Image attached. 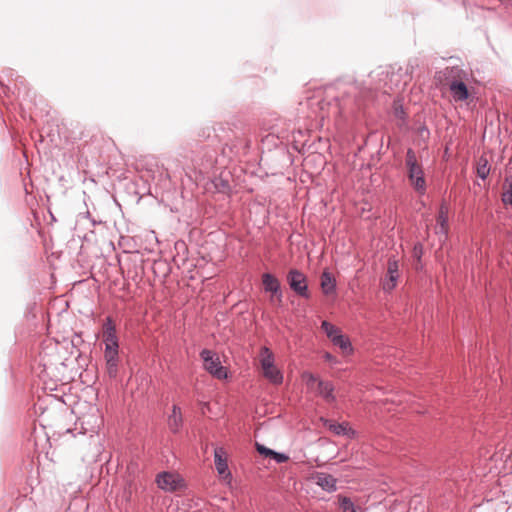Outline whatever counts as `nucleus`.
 I'll list each match as a JSON object with an SVG mask.
<instances>
[{
	"label": "nucleus",
	"instance_id": "1",
	"mask_svg": "<svg viewBox=\"0 0 512 512\" xmlns=\"http://www.w3.org/2000/svg\"><path fill=\"white\" fill-rule=\"evenodd\" d=\"M308 107L315 119L319 121H324L330 116L341 115L343 106L338 97V88L331 85L316 90L308 100Z\"/></svg>",
	"mask_w": 512,
	"mask_h": 512
},
{
	"label": "nucleus",
	"instance_id": "2",
	"mask_svg": "<svg viewBox=\"0 0 512 512\" xmlns=\"http://www.w3.org/2000/svg\"><path fill=\"white\" fill-rule=\"evenodd\" d=\"M260 365L263 376L272 384L280 385L283 382L282 372L275 366L274 355L271 350L263 346L260 349Z\"/></svg>",
	"mask_w": 512,
	"mask_h": 512
},
{
	"label": "nucleus",
	"instance_id": "3",
	"mask_svg": "<svg viewBox=\"0 0 512 512\" xmlns=\"http://www.w3.org/2000/svg\"><path fill=\"white\" fill-rule=\"evenodd\" d=\"M406 166L408 168V178L416 191L423 194L426 190V182L423 169L418 164L416 155L412 149H408L406 153Z\"/></svg>",
	"mask_w": 512,
	"mask_h": 512
},
{
	"label": "nucleus",
	"instance_id": "4",
	"mask_svg": "<svg viewBox=\"0 0 512 512\" xmlns=\"http://www.w3.org/2000/svg\"><path fill=\"white\" fill-rule=\"evenodd\" d=\"M155 482L165 492H175L185 487V480L176 472L163 471L157 474Z\"/></svg>",
	"mask_w": 512,
	"mask_h": 512
},
{
	"label": "nucleus",
	"instance_id": "5",
	"mask_svg": "<svg viewBox=\"0 0 512 512\" xmlns=\"http://www.w3.org/2000/svg\"><path fill=\"white\" fill-rule=\"evenodd\" d=\"M200 357L204 362V368L211 375L218 379H223L227 377V373L225 368L221 365L219 357L208 349H203L200 352Z\"/></svg>",
	"mask_w": 512,
	"mask_h": 512
},
{
	"label": "nucleus",
	"instance_id": "6",
	"mask_svg": "<svg viewBox=\"0 0 512 512\" xmlns=\"http://www.w3.org/2000/svg\"><path fill=\"white\" fill-rule=\"evenodd\" d=\"M290 288L299 296L309 298L306 276L297 269H291L287 275Z\"/></svg>",
	"mask_w": 512,
	"mask_h": 512
},
{
	"label": "nucleus",
	"instance_id": "7",
	"mask_svg": "<svg viewBox=\"0 0 512 512\" xmlns=\"http://www.w3.org/2000/svg\"><path fill=\"white\" fill-rule=\"evenodd\" d=\"M399 263L396 259L390 258L387 263V272L382 280V288L384 291H392L399 279Z\"/></svg>",
	"mask_w": 512,
	"mask_h": 512
},
{
	"label": "nucleus",
	"instance_id": "8",
	"mask_svg": "<svg viewBox=\"0 0 512 512\" xmlns=\"http://www.w3.org/2000/svg\"><path fill=\"white\" fill-rule=\"evenodd\" d=\"M321 328L334 345L339 346L343 350L350 346V340L344 337L340 329L333 324L329 323L328 321H323L321 323Z\"/></svg>",
	"mask_w": 512,
	"mask_h": 512
},
{
	"label": "nucleus",
	"instance_id": "9",
	"mask_svg": "<svg viewBox=\"0 0 512 512\" xmlns=\"http://www.w3.org/2000/svg\"><path fill=\"white\" fill-rule=\"evenodd\" d=\"M467 77V72L461 69L459 66H448L439 72L440 81H442L447 86H450V83L452 82L466 80Z\"/></svg>",
	"mask_w": 512,
	"mask_h": 512
},
{
	"label": "nucleus",
	"instance_id": "10",
	"mask_svg": "<svg viewBox=\"0 0 512 512\" xmlns=\"http://www.w3.org/2000/svg\"><path fill=\"white\" fill-rule=\"evenodd\" d=\"M262 284L264 290L272 294L271 300L274 299L280 304L282 302V291L279 280L270 273H264L262 275Z\"/></svg>",
	"mask_w": 512,
	"mask_h": 512
},
{
	"label": "nucleus",
	"instance_id": "11",
	"mask_svg": "<svg viewBox=\"0 0 512 512\" xmlns=\"http://www.w3.org/2000/svg\"><path fill=\"white\" fill-rule=\"evenodd\" d=\"M214 462L216 470L220 476H222L224 479L231 477L227 463L226 451L223 447H217L214 450Z\"/></svg>",
	"mask_w": 512,
	"mask_h": 512
},
{
	"label": "nucleus",
	"instance_id": "12",
	"mask_svg": "<svg viewBox=\"0 0 512 512\" xmlns=\"http://www.w3.org/2000/svg\"><path fill=\"white\" fill-rule=\"evenodd\" d=\"M104 327V343L105 347H119L116 335V327L111 317L105 319Z\"/></svg>",
	"mask_w": 512,
	"mask_h": 512
},
{
	"label": "nucleus",
	"instance_id": "13",
	"mask_svg": "<svg viewBox=\"0 0 512 512\" xmlns=\"http://www.w3.org/2000/svg\"><path fill=\"white\" fill-rule=\"evenodd\" d=\"M435 233L447 237L448 233V207L442 204L439 208L437 223L435 226Z\"/></svg>",
	"mask_w": 512,
	"mask_h": 512
},
{
	"label": "nucleus",
	"instance_id": "14",
	"mask_svg": "<svg viewBox=\"0 0 512 512\" xmlns=\"http://www.w3.org/2000/svg\"><path fill=\"white\" fill-rule=\"evenodd\" d=\"M449 90L455 101H466L469 98V90L465 80L450 83Z\"/></svg>",
	"mask_w": 512,
	"mask_h": 512
},
{
	"label": "nucleus",
	"instance_id": "15",
	"mask_svg": "<svg viewBox=\"0 0 512 512\" xmlns=\"http://www.w3.org/2000/svg\"><path fill=\"white\" fill-rule=\"evenodd\" d=\"M316 484L324 490L331 492L336 490V480L333 476L327 473H317L314 477Z\"/></svg>",
	"mask_w": 512,
	"mask_h": 512
},
{
	"label": "nucleus",
	"instance_id": "16",
	"mask_svg": "<svg viewBox=\"0 0 512 512\" xmlns=\"http://www.w3.org/2000/svg\"><path fill=\"white\" fill-rule=\"evenodd\" d=\"M183 423V418L181 414V409L179 406L174 405L172 408V413L168 418V426L172 432H178Z\"/></svg>",
	"mask_w": 512,
	"mask_h": 512
},
{
	"label": "nucleus",
	"instance_id": "17",
	"mask_svg": "<svg viewBox=\"0 0 512 512\" xmlns=\"http://www.w3.org/2000/svg\"><path fill=\"white\" fill-rule=\"evenodd\" d=\"M335 280L328 272H323L321 276V289L325 295H330L335 291Z\"/></svg>",
	"mask_w": 512,
	"mask_h": 512
},
{
	"label": "nucleus",
	"instance_id": "18",
	"mask_svg": "<svg viewBox=\"0 0 512 512\" xmlns=\"http://www.w3.org/2000/svg\"><path fill=\"white\" fill-rule=\"evenodd\" d=\"M476 173L479 178L485 180L490 173V166L485 156H480L477 161Z\"/></svg>",
	"mask_w": 512,
	"mask_h": 512
},
{
	"label": "nucleus",
	"instance_id": "19",
	"mask_svg": "<svg viewBox=\"0 0 512 512\" xmlns=\"http://www.w3.org/2000/svg\"><path fill=\"white\" fill-rule=\"evenodd\" d=\"M83 423L89 425V428H87V430L95 432L101 426L102 419L97 414L88 415L83 417Z\"/></svg>",
	"mask_w": 512,
	"mask_h": 512
},
{
	"label": "nucleus",
	"instance_id": "20",
	"mask_svg": "<svg viewBox=\"0 0 512 512\" xmlns=\"http://www.w3.org/2000/svg\"><path fill=\"white\" fill-rule=\"evenodd\" d=\"M318 390L320 395L323 396L325 399H329L330 397H332L333 387L330 382L319 381Z\"/></svg>",
	"mask_w": 512,
	"mask_h": 512
},
{
	"label": "nucleus",
	"instance_id": "21",
	"mask_svg": "<svg viewBox=\"0 0 512 512\" xmlns=\"http://www.w3.org/2000/svg\"><path fill=\"white\" fill-rule=\"evenodd\" d=\"M508 186L502 194V201L505 205L512 206V177L507 178Z\"/></svg>",
	"mask_w": 512,
	"mask_h": 512
},
{
	"label": "nucleus",
	"instance_id": "22",
	"mask_svg": "<svg viewBox=\"0 0 512 512\" xmlns=\"http://www.w3.org/2000/svg\"><path fill=\"white\" fill-rule=\"evenodd\" d=\"M119 347H105L104 357L106 361H119Z\"/></svg>",
	"mask_w": 512,
	"mask_h": 512
},
{
	"label": "nucleus",
	"instance_id": "23",
	"mask_svg": "<svg viewBox=\"0 0 512 512\" xmlns=\"http://www.w3.org/2000/svg\"><path fill=\"white\" fill-rule=\"evenodd\" d=\"M119 361H106L107 373L111 378L116 377L118 372Z\"/></svg>",
	"mask_w": 512,
	"mask_h": 512
},
{
	"label": "nucleus",
	"instance_id": "24",
	"mask_svg": "<svg viewBox=\"0 0 512 512\" xmlns=\"http://www.w3.org/2000/svg\"><path fill=\"white\" fill-rule=\"evenodd\" d=\"M271 458H273L277 463H284L289 459V457L286 454L279 453L276 451H273Z\"/></svg>",
	"mask_w": 512,
	"mask_h": 512
},
{
	"label": "nucleus",
	"instance_id": "25",
	"mask_svg": "<svg viewBox=\"0 0 512 512\" xmlns=\"http://www.w3.org/2000/svg\"><path fill=\"white\" fill-rule=\"evenodd\" d=\"M256 449L261 455H265V456H269V457H271V455L274 451V450L267 448L261 444H256Z\"/></svg>",
	"mask_w": 512,
	"mask_h": 512
},
{
	"label": "nucleus",
	"instance_id": "26",
	"mask_svg": "<svg viewBox=\"0 0 512 512\" xmlns=\"http://www.w3.org/2000/svg\"><path fill=\"white\" fill-rule=\"evenodd\" d=\"M303 378L306 380L307 385H312L317 381V378L311 373H304Z\"/></svg>",
	"mask_w": 512,
	"mask_h": 512
},
{
	"label": "nucleus",
	"instance_id": "27",
	"mask_svg": "<svg viewBox=\"0 0 512 512\" xmlns=\"http://www.w3.org/2000/svg\"><path fill=\"white\" fill-rule=\"evenodd\" d=\"M394 110H395V116L396 117L403 118L404 110H403L401 105L398 106V105L395 104Z\"/></svg>",
	"mask_w": 512,
	"mask_h": 512
},
{
	"label": "nucleus",
	"instance_id": "28",
	"mask_svg": "<svg viewBox=\"0 0 512 512\" xmlns=\"http://www.w3.org/2000/svg\"><path fill=\"white\" fill-rule=\"evenodd\" d=\"M334 430L337 434H341L345 432L346 428L343 425H338Z\"/></svg>",
	"mask_w": 512,
	"mask_h": 512
},
{
	"label": "nucleus",
	"instance_id": "29",
	"mask_svg": "<svg viewBox=\"0 0 512 512\" xmlns=\"http://www.w3.org/2000/svg\"><path fill=\"white\" fill-rule=\"evenodd\" d=\"M414 253L415 255H417L418 257H420L421 253H422V246L419 245V246H415L414 247Z\"/></svg>",
	"mask_w": 512,
	"mask_h": 512
},
{
	"label": "nucleus",
	"instance_id": "30",
	"mask_svg": "<svg viewBox=\"0 0 512 512\" xmlns=\"http://www.w3.org/2000/svg\"><path fill=\"white\" fill-rule=\"evenodd\" d=\"M324 359L326 361L332 362L334 357L330 353L327 352V353L324 354Z\"/></svg>",
	"mask_w": 512,
	"mask_h": 512
},
{
	"label": "nucleus",
	"instance_id": "31",
	"mask_svg": "<svg viewBox=\"0 0 512 512\" xmlns=\"http://www.w3.org/2000/svg\"><path fill=\"white\" fill-rule=\"evenodd\" d=\"M348 503H350V504L352 505V503L350 502V500H349V499H344V501H343V505H344V509H345V510H348V509H349Z\"/></svg>",
	"mask_w": 512,
	"mask_h": 512
},
{
	"label": "nucleus",
	"instance_id": "32",
	"mask_svg": "<svg viewBox=\"0 0 512 512\" xmlns=\"http://www.w3.org/2000/svg\"><path fill=\"white\" fill-rule=\"evenodd\" d=\"M353 512H367V509H362L361 507H357L354 504V511Z\"/></svg>",
	"mask_w": 512,
	"mask_h": 512
},
{
	"label": "nucleus",
	"instance_id": "33",
	"mask_svg": "<svg viewBox=\"0 0 512 512\" xmlns=\"http://www.w3.org/2000/svg\"><path fill=\"white\" fill-rule=\"evenodd\" d=\"M502 4L512 6V0H499Z\"/></svg>",
	"mask_w": 512,
	"mask_h": 512
}]
</instances>
